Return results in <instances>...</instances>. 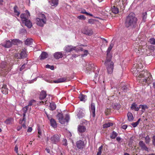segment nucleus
Masks as SVG:
<instances>
[{
  "label": "nucleus",
  "mask_w": 155,
  "mask_h": 155,
  "mask_svg": "<svg viewBox=\"0 0 155 155\" xmlns=\"http://www.w3.org/2000/svg\"><path fill=\"white\" fill-rule=\"evenodd\" d=\"M137 19L135 14L133 12L130 13L126 17L124 24L127 28H134L137 26Z\"/></svg>",
  "instance_id": "1"
},
{
  "label": "nucleus",
  "mask_w": 155,
  "mask_h": 155,
  "mask_svg": "<svg viewBox=\"0 0 155 155\" xmlns=\"http://www.w3.org/2000/svg\"><path fill=\"white\" fill-rule=\"evenodd\" d=\"M112 58H110L109 60L106 59L104 61V64L106 66L107 73L108 74H111L113 71L114 63L111 61Z\"/></svg>",
  "instance_id": "2"
},
{
  "label": "nucleus",
  "mask_w": 155,
  "mask_h": 155,
  "mask_svg": "<svg viewBox=\"0 0 155 155\" xmlns=\"http://www.w3.org/2000/svg\"><path fill=\"white\" fill-rule=\"evenodd\" d=\"M56 117L58 118L59 122L62 124H64L65 122H68L70 119L69 116L68 114L66 115L65 118H64L62 113H58Z\"/></svg>",
  "instance_id": "3"
},
{
  "label": "nucleus",
  "mask_w": 155,
  "mask_h": 155,
  "mask_svg": "<svg viewBox=\"0 0 155 155\" xmlns=\"http://www.w3.org/2000/svg\"><path fill=\"white\" fill-rule=\"evenodd\" d=\"M41 18H36V24L39 26L43 27L44 24L46 23V17L44 14H41Z\"/></svg>",
  "instance_id": "4"
},
{
  "label": "nucleus",
  "mask_w": 155,
  "mask_h": 155,
  "mask_svg": "<svg viewBox=\"0 0 155 155\" xmlns=\"http://www.w3.org/2000/svg\"><path fill=\"white\" fill-rule=\"evenodd\" d=\"M113 46L114 44L113 43H111L106 51L107 56L106 58H107V61L109 60L110 58H112V55L110 53V51L113 47Z\"/></svg>",
  "instance_id": "5"
},
{
  "label": "nucleus",
  "mask_w": 155,
  "mask_h": 155,
  "mask_svg": "<svg viewBox=\"0 0 155 155\" xmlns=\"http://www.w3.org/2000/svg\"><path fill=\"white\" fill-rule=\"evenodd\" d=\"M26 13H22L20 15V18L22 21H25L27 19H28L30 16V14L28 10L26 11Z\"/></svg>",
  "instance_id": "6"
},
{
  "label": "nucleus",
  "mask_w": 155,
  "mask_h": 155,
  "mask_svg": "<svg viewBox=\"0 0 155 155\" xmlns=\"http://www.w3.org/2000/svg\"><path fill=\"white\" fill-rule=\"evenodd\" d=\"M59 137L58 134H55L51 137L50 140L53 143L56 144L59 141Z\"/></svg>",
  "instance_id": "7"
},
{
  "label": "nucleus",
  "mask_w": 155,
  "mask_h": 155,
  "mask_svg": "<svg viewBox=\"0 0 155 155\" xmlns=\"http://www.w3.org/2000/svg\"><path fill=\"white\" fill-rule=\"evenodd\" d=\"M66 80V79L64 78H58V79L54 80L52 81H50V80H45V81L47 82L50 83H59L63 82L65 81Z\"/></svg>",
  "instance_id": "8"
},
{
  "label": "nucleus",
  "mask_w": 155,
  "mask_h": 155,
  "mask_svg": "<svg viewBox=\"0 0 155 155\" xmlns=\"http://www.w3.org/2000/svg\"><path fill=\"white\" fill-rule=\"evenodd\" d=\"M77 147L79 149H82L85 146L84 142L81 140H79L76 142Z\"/></svg>",
  "instance_id": "9"
},
{
  "label": "nucleus",
  "mask_w": 155,
  "mask_h": 155,
  "mask_svg": "<svg viewBox=\"0 0 155 155\" xmlns=\"http://www.w3.org/2000/svg\"><path fill=\"white\" fill-rule=\"evenodd\" d=\"M91 113L92 114L93 117H94L95 114V104L94 103H91V106L89 107Z\"/></svg>",
  "instance_id": "10"
},
{
  "label": "nucleus",
  "mask_w": 155,
  "mask_h": 155,
  "mask_svg": "<svg viewBox=\"0 0 155 155\" xmlns=\"http://www.w3.org/2000/svg\"><path fill=\"white\" fill-rule=\"evenodd\" d=\"M1 45L6 48H10L12 46V43L9 40H6L4 42L2 43Z\"/></svg>",
  "instance_id": "11"
},
{
  "label": "nucleus",
  "mask_w": 155,
  "mask_h": 155,
  "mask_svg": "<svg viewBox=\"0 0 155 155\" xmlns=\"http://www.w3.org/2000/svg\"><path fill=\"white\" fill-rule=\"evenodd\" d=\"M139 145L141 148L142 150H145L148 151V148L146 146V144L143 141H140L139 143Z\"/></svg>",
  "instance_id": "12"
},
{
  "label": "nucleus",
  "mask_w": 155,
  "mask_h": 155,
  "mask_svg": "<svg viewBox=\"0 0 155 155\" xmlns=\"http://www.w3.org/2000/svg\"><path fill=\"white\" fill-rule=\"evenodd\" d=\"M120 86L121 87V89L124 92H126L129 90V85H126L124 82H121Z\"/></svg>",
  "instance_id": "13"
},
{
  "label": "nucleus",
  "mask_w": 155,
  "mask_h": 155,
  "mask_svg": "<svg viewBox=\"0 0 155 155\" xmlns=\"http://www.w3.org/2000/svg\"><path fill=\"white\" fill-rule=\"evenodd\" d=\"M82 33L88 35H91L93 34V31L91 29L84 28L82 30Z\"/></svg>",
  "instance_id": "14"
},
{
  "label": "nucleus",
  "mask_w": 155,
  "mask_h": 155,
  "mask_svg": "<svg viewBox=\"0 0 155 155\" xmlns=\"http://www.w3.org/2000/svg\"><path fill=\"white\" fill-rule=\"evenodd\" d=\"M64 55H65V54H64L61 52H56L54 54V57L56 59L62 58Z\"/></svg>",
  "instance_id": "15"
},
{
  "label": "nucleus",
  "mask_w": 155,
  "mask_h": 155,
  "mask_svg": "<svg viewBox=\"0 0 155 155\" xmlns=\"http://www.w3.org/2000/svg\"><path fill=\"white\" fill-rule=\"evenodd\" d=\"M86 127L83 125H79L78 127V131L79 133H82L86 130Z\"/></svg>",
  "instance_id": "16"
},
{
  "label": "nucleus",
  "mask_w": 155,
  "mask_h": 155,
  "mask_svg": "<svg viewBox=\"0 0 155 155\" xmlns=\"http://www.w3.org/2000/svg\"><path fill=\"white\" fill-rule=\"evenodd\" d=\"M46 91L44 90H42L39 96V98L40 100L44 99L47 96Z\"/></svg>",
  "instance_id": "17"
},
{
  "label": "nucleus",
  "mask_w": 155,
  "mask_h": 155,
  "mask_svg": "<svg viewBox=\"0 0 155 155\" xmlns=\"http://www.w3.org/2000/svg\"><path fill=\"white\" fill-rule=\"evenodd\" d=\"M23 23H24L25 25L28 28H31L32 26V23L29 20L27 19L25 21H22Z\"/></svg>",
  "instance_id": "18"
},
{
  "label": "nucleus",
  "mask_w": 155,
  "mask_h": 155,
  "mask_svg": "<svg viewBox=\"0 0 155 155\" xmlns=\"http://www.w3.org/2000/svg\"><path fill=\"white\" fill-rule=\"evenodd\" d=\"M140 107H137V104L135 103H133L132 104L130 107V109L132 110H134L135 111H138Z\"/></svg>",
  "instance_id": "19"
},
{
  "label": "nucleus",
  "mask_w": 155,
  "mask_h": 155,
  "mask_svg": "<svg viewBox=\"0 0 155 155\" xmlns=\"http://www.w3.org/2000/svg\"><path fill=\"white\" fill-rule=\"evenodd\" d=\"M48 56V55L46 52L43 51L41 52L39 58L40 60H42L47 58Z\"/></svg>",
  "instance_id": "20"
},
{
  "label": "nucleus",
  "mask_w": 155,
  "mask_h": 155,
  "mask_svg": "<svg viewBox=\"0 0 155 155\" xmlns=\"http://www.w3.org/2000/svg\"><path fill=\"white\" fill-rule=\"evenodd\" d=\"M19 55L20 56L18 58L19 59L24 58L27 56V54L24 49L22 50V51L20 53Z\"/></svg>",
  "instance_id": "21"
},
{
  "label": "nucleus",
  "mask_w": 155,
  "mask_h": 155,
  "mask_svg": "<svg viewBox=\"0 0 155 155\" xmlns=\"http://www.w3.org/2000/svg\"><path fill=\"white\" fill-rule=\"evenodd\" d=\"M78 98L80 101H84L85 102L87 99V96L86 95L81 93L79 95Z\"/></svg>",
  "instance_id": "22"
},
{
  "label": "nucleus",
  "mask_w": 155,
  "mask_h": 155,
  "mask_svg": "<svg viewBox=\"0 0 155 155\" xmlns=\"http://www.w3.org/2000/svg\"><path fill=\"white\" fill-rule=\"evenodd\" d=\"M73 46L72 45H67L64 48V50L67 52H71L73 50Z\"/></svg>",
  "instance_id": "23"
},
{
  "label": "nucleus",
  "mask_w": 155,
  "mask_h": 155,
  "mask_svg": "<svg viewBox=\"0 0 155 155\" xmlns=\"http://www.w3.org/2000/svg\"><path fill=\"white\" fill-rule=\"evenodd\" d=\"M49 108L50 110L51 111L55 110L56 108V105L55 103L53 102L50 103Z\"/></svg>",
  "instance_id": "24"
},
{
  "label": "nucleus",
  "mask_w": 155,
  "mask_h": 155,
  "mask_svg": "<svg viewBox=\"0 0 155 155\" xmlns=\"http://www.w3.org/2000/svg\"><path fill=\"white\" fill-rule=\"evenodd\" d=\"M50 121L51 127L54 128L57 127V124L55 120L54 119H51Z\"/></svg>",
  "instance_id": "25"
},
{
  "label": "nucleus",
  "mask_w": 155,
  "mask_h": 155,
  "mask_svg": "<svg viewBox=\"0 0 155 155\" xmlns=\"http://www.w3.org/2000/svg\"><path fill=\"white\" fill-rule=\"evenodd\" d=\"M33 40L31 38H27L25 41V44L27 45H29L32 44Z\"/></svg>",
  "instance_id": "26"
},
{
  "label": "nucleus",
  "mask_w": 155,
  "mask_h": 155,
  "mask_svg": "<svg viewBox=\"0 0 155 155\" xmlns=\"http://www.w3.org/2000/svg\"><path fill=\"white\" fill-rule=\"evenodd\" d=\"M58 0H51L49 2L52 6H56L58 4Z\"/></svg>",
  "instance_id": "27"
},
{
  "label": "nucleus",
  "mask_w": 155,
  "mask_h": 155,
  "mask_svg": "<svg viewBox=\"0 0 155 155\" xmlns=\"http://www.w3.org/2000/svg\"><path fill=\"white\" fill-rule=\"evenodd\" d=\"M112 106L113 108L117 110H119L120 108V105L119 104H113Z\"/></svg>",
  "instance_id": "28"
},
{
  "label": "nucleus",
  "mask_w": 155,
  "mask_h": 155,
  "mask_svg": "<svg viewBox=\"0 0 155 155\" xmlns=\"http://www.w3.org/2000/svg\"><path fill=\"white\" fill-rule=\"evenodd\" d=\"M128 120L129 121H132L134 120V117L132 113L131 112H128L127 114Z\"/></svg>",
  "instance_id": "29"
},
{
  "label": "nucleus",
  "mask_w": 155,
  "mask_h": 155,
  "mask_svg": "<svg viewBox=\"0 0 155 155\" xmlns=\"http://www.w3.org/2000/svg\"><path fill=\"white\" fill-rule=\"evenodd\" d=\"M112 11L115 14H117L119 12V9L117 7L114 6L112 7Z\"/></svg>",
  "instance_id": "30"
},
{
  "label": "nucleus",
  "mask_w": 155,
  "mask_h": 155,
  "mask_svg": "<svg viewBox=\"0 0 155 155\" xmlns=\"http://www.w3.org/2000/svg\"><path fill=\"white\" fill-rule=\"evenodd\" d=\"M12 45H18V44L21 43L22 41L18 39H13L12 40Z\"/></svg>",
  "instance_id": "31"
},
{
  "label": "nucleus",
  "mask_w": 155,
  "mask_h": 155,
  "mask_svg": "<svg viewBox=\"0 0 155 155\" xmlns=\"http://www.w3.org/2000/svg\"><path fill=\"white\" fill-rule=\"evenodd\" d=\"M87 69V70H90L93 69L94 68V65L92 62L88 63V64L86 65Z\"/></svg>",
  "instance_id": "32"
},
{
  "label": "nucleus",
  "mask_w": 155,
  "mask_h": 155,
  "mask_svg": "<svg viewBox=\"0 0 155 155\" xmlns=\"http://www.w3.org/2000/svg\"><path fill=\"white\" fill-rule=\"evenodd\" d=\"M117 135V134L116 132L113 131L110 135V137L111 139H115Z\"/></svg>",
  "instance_id": "33"
},
{
  "label": "nucleus",
  "mask_w": 155,
  "mask_h": 155,
  "mask_svg": "<svg viewBox=\"0 0 155 155\" xmlns=\"http://www.w3.org/2000/svg\"><path fill=\"white\" fill-rule=\"evenodd\" d=\"M8 88L6 87V86H3L2 88V92L4 94H6L8 93Z\"/></svg>",
  "instance_id": "34"
},
{
  "label": "nucleus",
  "mask_w": 155,
  "mask_h": 155,
  "mask_svg": "<svg viewBox=\"0 0 155 155\" xmlns=\"http://www.w3.org/2000/svg\"><path fill=\"white\" fill-rule=\"evenodd\" d=\"M77 116L78 118L81 119L84 116V114L83 112L80 110L79 111L78 114H77Z\"/></svg>",
  "instance_id": "35"
},
{
  "label": "nucleus",
  "mask_w": 155,
  "mask_h": 155,
  "mask_svg": "<svg viewBox=\"0 0 155 155\" xmlns=\"http://www.w3.org/2000/svg\"><path fill=\"white\" fill-rule=\"evenodd\" d=\"M18 9V7L16 5H15L14 6L13 8L14 12L15 13H16V15L18 16L20 14V12L18 11L17 9Z\"/></svg>",
  "instance_id": "36"
},
{
  "label": "nucleus",
  "mask_w": 155,
  "mask_h": 155,
  "mask_svg": "<svg viewBox=\"0 0 155 155\" xmlns=\"http://www.w3.org/2000/svg\"><path fill=\"white\" fill-rule=\"evenodd\" d=\"M13 120L12 118L10 117L7 119L5 121L4 123L7 124H10L12 120Z\"/></svg>",
  "instance_id": "37"
},
{
  "label": "nucleus",
  "mask_w": 155,
  "mask_h": 155,
  "mask_svg": "<svg viewBox=\"0 0 155 155\" xmlns=\"http://www.w3.org/2000/svg\"><path fill=\"white\" fill-rule=\"evenodd\" d=\"M113 124L112 123L108 122L107 123L104 124L103 125V127L104 128H105L109 127L110 126H112L113 125Z\"/></svg>",
  "instance_id": "38"
},
{
  "label": "nucleus",
  "mask_w": 155,
  "mask_h": 155,
  "mask_svg": "<svg viewBox=\"0 0 155 155\" xmlns=\"http://www.w3.org/2000/svg\"><path fill=\"white\" fill-rule=\"evenodd\" d=\"M147 17V12H143L142 14V18L143 20L145 22Z\"/></svg>",
  "instance_id": "39"
},
{
  "label": "nucleus",
  "mask_w": 155,
  "mask_h": 155,
  "mask_svg": "<svg viewBox=\"0 0 155 155\" xmlns=\"http://www.w3.org/2000/svg\"><path fill=\"white\" fill-rule=\"evenodd\" d=\"M36 104V101L34 100H32L30 101L28 104V106H31L34 104Z\"/></svg>",
  "instance_id": "40"
},
{
  "label": "nucleus",
  "mask_w": 155,
  "mask_h": 155,
  "mask_svg": "<svg viewBox=\"0 0 155 155\" xmlns=\"http://www.w3.org/2000/svg\"><path fill=\"white\" fill-rule=\"evenodd\" d=\"M145 142L147 144L149 143L150 139L149 135H147L145 137Z\"/></svg>",
  "instance_id": "41"
},
{
  "label": "nucleus",
  "mask_w": 155,
  "mask_h": 155,
  "mask_svg": "<svg viewBox=\"0 0 155 155\" xmlns=\"http://www.w3.org/2000/svg\"><path fill=\"white\" fill-rule=\"evenodd\" d=\"M139 107H140V108H141L144 110H145L146 109H148V108L147 106L145 104L140 105H139Z\"/></svg>",
  "instance_id": "42"
},
{
  "label": "nucleus",
  "mask_w": 155,
  "mask_h": 155,
  "mask_svg": "<svg viewBox=\"0 0 155 155\" xmlns=\"http://www.w3.org/2000/svg\"><path fill=\"white\" fill-rule=\"evenodd\" d=\"M77 18L80 20H85L86 19V17L84 15H79L77 17Z\"/></svg>",
  "instance_id": "43"
},
{
  "label": "nucleus",
  "mask_w": 155,
  "mask_h": 155,
  "mask_svg": "<svg viewBox=\"0 0 155 155\" xmlns=\"http://www.w3.org/2000/svg\"><path fill=\"white\" fill-rule=\"evenodd\" d=\"M84 54H81V56L82 57H84V56H86L88 53V51L87 50H85L84 51Z\"/></svg>",
  "instance_id": "44"
},
{
  "label": "nucleus",
  "mask_w": 155,
  "mask_h": 155,
  "mask_svg": "<svg viewBox=\"0 0 155 155\" xmlns=\"http://www.w3.org/2000/svg\"><path fill=\"white\" fill-rule=\"evenodd\" d=\"M95 20L93 19H90L88 20V23L91 24H94Z\"/></svg>",
  "instance_id": "45"
},
{
  "label": "nucleus",
  "mask_w": 155,
  "mask_h": 155,
  "mask_svg": "<svg viewBox=\"0 0 155 155\" xmlns=\"http://www.w3.org/2000/svg\"><path fill=\"white\" fill-rule=\"evenodd\" d=\"M46 68H50L51 70H54V66L53 65L51 66L48 64L46 65Z\"/></svg>",
  "instance_id": "46"
},
{
  "label": "nucleus",
  "mask_w": 155,
  "mask_h": 155,
  "mask_svg": "<svg viewBox=\"0 0 155 155\" xmlns=\"http://www.w3.org/2000/svg\"><path fill=\"white\" fill-rule=\"evenodd\" d=\"M150 43L153 45H155V39L153 38H151L150 39Z\"/></svg>",
  "instance_id": "47"
},
{
  "label": "nucleus",
  "mask_w": 155,
  "mask_h": 155,
  "mask_svg": "<svg viewBox=\"0 0 155 155\" xmlns=\"http://www.w3.org/2000/svg\"><path fill=\"white\" fill-rule=\"evenodd\" d=\"M139 124L138 122H133L131 124V125L133 126V127H136Z\"/></svg>",
  "instance_id": "48"
},
{
  "label": "nucleus",
  "mask_w": 155,
  "mask_h": 155,
  "mask_svg": "<svg viewBox=\"0 0 155 155\" xmlns=\"http://www.w3.org/2000/svg\"><path fill=\"white\" fill-rule=\"evenodd\" d=\"M73 50H75L76 52H78L79 51V47L77 48L76 46H73Z\"/></svg>",
  "instance_id": "49"
},
{
  "label": "nucleus",
  "mask_w": 155,
  "mask_h": 155,
  "mask_svg": "<svg viewBox=\"0 0 155 155\" xmlns=\"http://www.w3.org/2000/svg\"><path fill=\"white\" fill-rule=\"evenodd\" d=\"M27 31L24 28L21 29L20 31V33L21 34H24Z\"/></svg>",
  "instance_id": "50"
},
{
  "label": "nucleus",
  "mask_w": 155,
  "mask_h": 155,
  "mask_svg": "<svg viewBox=\"0 0 155 155\" xmlns=\"http://www.w3.org/2000/svg\"><path fill=\"white\" fill-rule=\"evenodd\" d=\"M26 65V64H23L22 66L20 68L19 70L20 71H21L23 69H24L25 68V65Z\"/></svg>",
  "instance_id": "51"
},
{
  "label": "nucleus",
  "mask_w": 155,
  "mask_h": 155,
  "mask_svg": "<svg viewBox=\"0 0 155 155\" xmlns=\"http://www.w3.org/2000/svg\"><path fill=\"white\" fill-rule=\"evenodd\" d=\"M14 150L15 152L18 153V155H19V154L18 153V147L17 146V145H16L15 147Z\"/></svg>",
  "instance_id": "52"
},
{
  "label": "nucleus",
  "mask_w": 155,
  "mask_h": 155,
  "mask_svg": "<svg viewBox=\"0 0 155 155\" xmlns=\"http://www.w3.org/2000/svg\"><path fill=\"white\" fill-rule=\"evenodd\" d=\"M63 141L64 143L63 144V145L66 146L67 145V140L65 139H63Z\"/></svg>",
  "instance_id": "53"
},
{
  "label": "nucleus",
  "mask_w": 155,
  "mask_h": 155,
  "mask_svg": "<svg viewBox=\"0 0 155 155\" xmlns=\"http://www.w3.org/2000/svg\"><path fill=\"white\" fill-rule=\"evenodd\" d=\"M152 144L155 146V136H153V137Z\"/></svg>",
  "instance_id": "54"
},
{
  "label": "nucleus",
  "mask_w": 155,
  "mask_h": 155,
  "mask_svg": "<svg viewBox=\"0 0 155 155\" xmlns=\"http://www.w3.org/2000/svg\"><path fill=\"white\" fill-rule=\"evenodd\" d=\"M127 127V125L125 124V125H122L121 127L122 129L125 130L126 129Z\"/></svg>",
  "instance_id": "55"
},
{
  "label": "nucleus",
  "mask_w": 155,
  "mask_h": 155,
  "mask_svg": "<svg viewBox=\"0 0 155 155\" xmlns=\"http://www.w3.org/2000/svg\"><path fill=\"white\" fill-rule=\"evenodd\" d=\"M136 76L137 77L141 78L143 77H144V75H143V74H139V75L137 74V75Z\"/></svg>",
  "instance_id": "56"
},
{
  "label": "nucleus",
  "mask_w": 155,
  "mask_h": 155,
  "mask_svg": "<svg viewBox=\"0 0 155 155\" xmlns=\"http://www.w3.org/2000/svg\"><path fill=\"white\" fill-rule=\"evenodd\" d=\"M38 134H39L40 135H41V131L39 128H38Z\"/></svg>",
  "instance_id": "57"
},
{
  "label": "nucleus",
  "mask_w": 155,
  "mask_h": 155,
  "mask_svg": "<svg viewBox=\"0 0 155 155\" xmlns=\"http://www.w3.org/2000/svg\"><path fill=\"white\" fill-rule=\"evenodd\" d=\"M103 147V146L102 145H101L100 147H99L98 148V152H100V153H102V151L101 150L102 148Z\"/></svg>",
  "instance_id": "58"
},
{
  "label": "nucleus",
  "mask_w": 155,
  "mask_h": 155,
  "mask_svg": "<svg viewBox=\"0 0 155 155\" xmlns=\"http://www.w3.org/2000/svg\"><path fill=\"white\" fill-rule=\"evenodd\" d=\"M48 118V120H50L51 119H53V118H52V117L51 115L49 116L48 114H47V116H46Z\"/></svg>",
  "instance_id": "59"
},
{
  "label": "nucleus",
  "mask_w": 155,
  "mask_h": 155,
  "mask_svg": "<svg viewBox=\"0 0 155 155\" xmlns=\"http://www.w3.org/2000/svg\"><path fill=\"white\" fill-rule=\"evenodd\" d=\"M121 140V138L119 137H117L116 138V140H117V141L119 142H120Z\"/></svg>",
  "instance_id": "60"
},
{
  "label": "nucleus",
  "mask_w": 155,
  "mask_h": 155,
  "mask_svg": "<svg viewBox=\"0 0 155 155\" xmlns=\"http://www.w3.org/2000/svg\"><path fill=\"white\" fill-rule=\"evenodd\" d=\"M32 130V128L31 127H29L27 130L28 132H30Z\"/></svg>",
  "instance_id": "61"
},
{
  "label": "nucleus",
  "mask_w": 155,
  "mask_h": 155,
  "mask_svg": "<svg viewBox=\"0 0 155 155\" xmlns=\"http://www.w3.org/2000/svg\"><path fill=\"white\" fill-rule=\"evenodd\" d=\"M22 128V126H18L17 128V130L19 131Z\"/></svg>",
  "instance_id": "62"
},
{
  "label": "nucleus",
  "mask_w": 155,
  "mask_h": 155,
  "mask_svg": "<svg viewBox=\"0 0 155 155\" xmlns=\"http://www.w3.org/2000/svg\"><path fill=\"white\" fill-rule=\"evenodd\" d=\"M22 110H23V113H26L28 110H27L26 109V108L23 107L22 108Z\"/></svg>",
  "instance_id": "63"
},
{
  "label": "nucleus",
  "mask_w": 155,
  "mask_h": 155,
  "mask_svg": "<svg viewBox=\"0 0 155 155\" xmlns=\"http://www.w3.org/2000/svg\"><path fill=\"white\" fill-rule=\"evenodd\" d=\"M86 12V10H85L84 9H83L82 10H81V12H80V13H82V14H84V12Z\"/></svg>",
  "instance_id": "64"
}]
</instances>
